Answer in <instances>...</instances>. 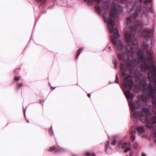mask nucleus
Returning <instances> with one entry per match:
<instances>
[{"mask_svg":"<svg viewBox=\"0 0 156 156\" xmlns=\"http://www.w3.org/2000/svg\"><path fill=\"white\" fill-rule=\"evenodd\" d=\"M133 84V82L130 79V75H127L125 77L123 82V85L125 88L128 90H125L124 93L126 98L129 101L128 103L130 107H138L139 106L136 104V103L135 102V104L134 103V102L136 101H134V105L135 107H134L133 106L132 101L134 95L133 94L130 93L129 91L130 90H131ZM137 101L138 100L136 101ZM140 106V105L139 106Z\"/></svg>","mask_w":156,"mask_h":156,"instance_id":"nucleus-5","label":"nucleus"},{"mask_svg":"<svg viewBox=\"0 0 156 156\" xmlns=\"http://www.w3.org/2000/svg\"><path fill=\"white\" fill-rule=\"evenodd\" d=\"M140 0V3H141L142 2L143 0Z\"/></svg>","mask_w":156,"mask_h":156,"instance_id":"nucleus-36","label":"nucleus"},{"mask_svg":"<svg viewBox=\"0 0 156 156\" xmlns=\"http://www.w3.org/2000/svg\"><path fill=\"white\" fill-rule=\"evenodd\" d=\"M37 3H40L41 5L44 4L47 0H34Z\"/></svg>","mask_w":156,"mask_h":156,"instance_id":"nucleus-13","label":"nucleus"},{"mask_svg":"<svg viewBox=\"0 0 156 156\" xmlns=\"http://www.w3.org/2000/svg\"><path fill=\"white\" fill-rule=\"evenodd\" d=\"M51 87V88L53 90L55 88V87Z\"/></svg>","mask_w":156,"mask_h":156,"instance_id":"nucleus-35","label":"nucleus"},{"mask_svg":"<svg viewBox=\"0 0 156 156\" xmlns=\"http://www.w3.org/2000/svg\"><path fill=\"white\" fill-rule=\"evenodd\" d=\"M27 123H29V121L27 119Z\"/></svg>","mask_w":156,"mask_h":156,"instance_id":"nucleus-39","label":"nucleus"},{"mask_svg":"<svg viewBox=\"0 0 156 156\" xmlns=\"http://www.w3.org/2000/svg\"><path fill=\"white\" fill-rule=\"evenodd\" d=\"M127 45L125 47L126 51L124 54H121V61L125 62V63H121V75L123 77L126 75V71L128 69L130 73L134 69L135 66H138L140 62L142 64L140 65L142 71L149 70L148 78L150 81L154 83L156 85V66L153 64L152 55L150 51L151 47L145 42L142 45V48L148 53L147 58H145L143 53L139 51L138 58H136L133 61L129 60V57H132L134 54V51L138 48L137 42H126Z\"/></svg>","mask_w":156,"mask_h":156,"instance_id":"nucleus-1","label":"nucleus"},{"mask_svg":"<svg viewBox=\"0 0 156 156\" xmlns=\"http://www.w3.org/2000/svg\"><path fill=\"white\" fill-rule=\"evenodd\" d=\"M115 82L116 83H118L119 82V79H118V78L117 77V75H116V78H115Z\"/></svg>","mask_w":156,"mask_h":156,"instance_id":"nucleus-26","label":"nucleus"},{"mask_svg":"<svg viewBox=\"0 0 156 156\" xmlns=\"http://www.w3.org/2000/svg\"><path fill=\"white\" fill-rule=\"evenodd\" d=\"M127 146V143H123L122 145V146L121 147V151L122 150L126 147Z\"/></svg>","mask_w":156,"mask_h":156,"instance_id":"nucleus-15","label":"nucleus"},{"mask_svg":"<svg viewBox=\"0 0 156 156\" xmlns=\"http://www.w3.org/2000/svg\"><path fill=\"white\" fill-rule=\"evenodd\" d=\"M17 70H18V69H16L14 71V73H15L16 74H17L18 72V71H17Z\"/></svg>","mask_w":156,"mask_h":156,"instance_id":"nucleus-31","label":"nucleus"},{"mask_svg":"<svg viewBox=\"0 0 156 156\" xmlns=\"http://www.w3.org/2000/svg\"><path fill=\"white\" fill-rule=\"evenodd\" d=\"M23 86L22 83H18L17 85V88L18 89H19L20 87H21Z\"/></svg>","mask_w":156,"mask_h":156,"instance_id":"nucleus-23","label":"nucleus"},{"mask_svg":"<svg viewBox=\"0 0 156 156\" xmlns=\"http://www.w3.org/2000/svg\"><path fill=\"white\" fill-rule=\"evenodd\" d=\"M92 156H96L95 155V154H92Z\"/></svg>","mask_w":156,"mask_h":156,"instance_id":"nucleus-38","label":"nucleus"},{"mask_svg":"<svg viewBox=\"0 0 156 156\" xmlns=\"http://www.w3.org/2000/svg\"><path fill=\"white\" fill-rule=\"evenodd\" d=\"M118 144L117 146V147L118 149L121 151V147L122 145V142L121 140H119L118 142Z\"/></svg>","mask_w":156,"mask_h":156,"instance_id":"nucleus-12","label":"nucleus"},{"mask_svg":"<svg viewBox=\"0 0 156 156\" xmlns=\"http://www.w3.org/2000/svg\"><path fill=\"white\" fill-rule=\"evenodd\" d=\"M152 1V0H146L144 1V4H147L148 3H151Z\"/></svg>","mask_w":156,"mask_h":156,"instance_id":"nucleus-22","label":"nucleus"},{"mask_svg":"<svg viewBox=\"0 0 156 156\" xmlns=\"http://www.w3.org/2000/svg\"><path fill=\"white\" fill-rule=\"evenodd\" d=\"M131 114L135 118L146 123V126L154 131L152 133L156 138V126L152 125L156 124V108H142L143 112L137 110L138 108H130ZM156 142V140H155Z\"/></svg>","mask_w":156,"mask_h":156,"instance_id":"nucleus-2","label":"nucleus"},{"mask_svg":"<svg viewBox=\"0 0 156 156\" xmlns=\"http://www.w3.org/2000/svg\"><path fill=\"white\" fill-rule=\"evenodd\" d=\"M122 10L121 6L112 3L109 12V15L110 17L108 19V30L110 33H113L111 37V40L112 43L117 47L119 51L122 50L123 44L119 40L116 41V39L119 37V35L117 29L114 28V20L112 18L115 19L118 17L119 16V12L121 11Z\"/></svg>","mask_w":156,"mask_h":156,"instance_id":"nucleus-3","label":"nucleus"},{"mask_svg":"<svg viewBox=\"0 0 156 156\" xmlns=\"http://www.w3.org/2000/svg\"><path fill=\"white\" fill-rule=\"evenodd\" d=\"M135 138V136L134 135H132L130 137L131 140L132 141H133Z\"/></svg>","mask_w":156,"mask_h":156,"instance_id":"nucleus-17","label":"nucleus"},{"mask_svg":"<svg viewBox=\"0 0 156 156\" xmlns=\"http://www.w3.org/2000/svg\"><path fill=\"white\" fill-rule=\"evenodd\" d=\"M83 49L81 48H80L77 51L75 58H77L79 56L80 53L82 51Z\"/></svg>","mask_w":156,"mask_h":156,"instance_id":"nucleus-11","label":"nucleus"},{"mask_svg":"<svg viewBox=\"0 0 156 156\" xmlns=\"http://www.w3.org/2000/svg\"><path fill=\"white\" fill-rule=\"evenodd\" d=\"M135 81L137 83L140 84L142 92V95L138 96V101L134 102V103L136 102L138 106H145L147 104V101L150 98H151L154 99L153 103L156 104V94L155 96V90L151 85H149L148 88H146L147 84L145 81L140 80L138 76L136 77Z\"/></svg>","mask_w":156,"mask_h":156,"instance_id":"nucleus-4","label":"nucleus"},{"mask_svg":"<svg viewBox=\"0 0 156 156\" xmlns=\"http://www.w3.org/2000/svg\"><path fill=\"white\" fill-rule=\"evenodd\" d=\"M55 146H54L50 147L49 149L48 150V151H52L53 150H55Z\"/></svg>","mask_w":156,"mask_h":156,"instance_id":"nucleus-21","label":"nucleus"},{"mask_svg":"<svg viewBox=\"0 0 156 156\" xmlns=\"http://www.w3.org/2000/svg\"><path fill=\"white\" fill-rule=\"evenodd\" d=\"M48 132H49V133L51 135H52L53 134V132L52 130V128L51 129H49V130Z\"/></svg>","mask_w":156,"mask_h":156,"instance_id":"nucleus-24","label":"nucleus"},{"mask_svg":"<svg viewBox=\"0 0 156 156\" xmlns=\"http://www.w3.org/2000/svg\"><path fill=\"white\" fill-rule=\"evenodd\" d=\"M134 87L133 88V90L135 93H137L140 90L139 87L137 85L134 86Z\"/></svg>","mask_w":156,"mask_h":156,"instance_id":"nucleus-10","label":"nucleus"},{"mask_svg":"<svg viewBox=\"0 0 156 156\" xmlns=\"http://www.w3.org/2000/svg\"><path fill=\"white\" fill-rule=\"evenodd\" d=\"M131 150V148L130 147H127L126 149L124 151V152L126 153L128 151H130Z\"/></svg>","mask_w":156,"mask_h":156,"instance_id":"nucleus-18","label":"nucleus"},{"mask_svg":"<svg viewBox=\"0 0 156 156\" xmlns=\"http://www.w3.org/2000/svg\"><path fill=\"white\" fill-rule=\"evenodd\" d=\"M85 2H87L89 4H92L95 2L97 5H98L102 0H84Z\"/></svg>","mask_w":156,"mask_h":156,"instance_id":"nucleus-9","label":"nucleus"},{"mask_svg":"<svg viewBox=\"0 0 156 156\" xmlns=\"http://www.w3.org/2000/svg\"><path fill=\"white\" fill-rule=\"evenodd\" d=\"M44 101V100H40L39 101V102L40 103L42 104V103H43Z\"/></svg>","mask_w":156,"mask_h":156,"instance_id":"nucleus-30","label":"nucleus"},{"mask_svg":"<svg viewBox=\"0 0 156 156\" xmlns=\"http://www.w3.org/2000/svg\"><path fill=\"white\" fill-rule=\"evenodd\" d=\"M86 155L87 156H89L90 155V153L89 152H87L86 153Z\"/></svg>","mask_w":156,"mask_h":156,"instance_id":"nucleus-33","label":"nucleus"},{"mask_svg":"<svg viewBox=\"0 0 156 156\" xmlns=\"http://www.w3.org/2000/svg\"><path fill=\"white\" fill-rule=\"evenodd\" d=\"M137 129L140 134L143 133L142 135V136H144L145 135L144 133L145 132L143 126H138L137 127Z\"/></svg>","mask_w":156,"mask_h":156,"instance_id":"nucleus-8","label":"nucleus"},{"mask_svg":"<svg viewBox=\"0 0 156 156\" xmlns=\"http://www.w3.org/2000/svg\"><path fill=\"white\" fill-rule=\"evenodd\" d=\"M26 108H23V114H24V116H25V118L26 117L25 113H26Z\"/></svg>","mask_w":156,"mask_h":156,"instance_id":"nucleus-28","label":"nucleus"},{"mask_svg":"<svg viewBox=\"0 0 156 156\" xmlns=\"http://www.w3.org/2000/svg\"><path fill=\"white\" fill-rule=\"evenodd\" d=\"M142 35L146 38L151 37L153 35V31L148 29H144L142 32Z\"/></svg>","mask_w":156,"mask_h":156,"instance_id":"nucleus-7","label":"nucleus"},{"mask_svg":"<svg viewBox=\"0 0 156 156\" xmlns=\"http://www.w3.org/2000/svg\"><path fill=\"white\" fill-rule=\"evenodd\" d=\"M20 77L15 76L14 78V80L15 81H18L20 80Z\"/></svg>","mask_w":156,"mask_h":156,"instance_id":"nucleus-20","label":"nucleus"},{"mask_svg":"<svg viewBox=\"0 0 156 156\" xmlns=\"http://www.w3.org/2000/svg\"><path fill=\"white\" fill-rule=\"evenodd\" d=\"M109 141H107V143L105 145V148L106 149H107L109 147Z\"/></svg>","mask_w":156,"mask_h":156,"instance_id":"nucleus-19","label":"nucleus"},{"mask_svg":"<svg viewBox=\"0 0 156 156\" xmlns=\"http://www.w3.org/2000/svg\"><path fill=\"white\" fill-rule=\"evenodd\" d=\"M113 63L114 65V68L115 69H116L117 66V63L116 62V60L115 59H113Z\"/></svg>","mask_w":156,"mask_h":156,"instance_id":"nucleus-16","label":"nucleus"},{"mask_svg":"<svg viewBox=\"0 0 156 156\" xmlns=\"http://www.w3.org/2000/svg\"><path fill=\"white\" fill-rule=\"evenodd\" d=\"M65 151V150L64 149L61 148H60L58 149L57 150H55V153H58V152H59L60 151L64 152Z\"/></svg>","mask_w":156,"mask_h":156,"instance_id":"nucleus-14","label":"nucleus"},{"mask_svg":"<svg viewBox=\"0 0 156 156\" xmlns=\"http://www.w3.org/2000/svg\"><path fill=\"white\" fill-rule=\"evenodd\" d=\"M87 96L89 98H90V94H87Z\"/></svg>","mask_w":156,"mask_h":156,"instance_id":"nucleus-34","label":"nucleus"},{"mask_svg":"<svg viewBox=\"0 0 156 156\" xmlns=\"http://www.w3.org/2000/svg\"><path fill=\"white\" fill-rule=\"evenodd\" d=\"M73 156H76V155H75L74 154H73Z\"/></svg>","mask_w":156,"mask_h":156,"instance_id":"nucleus-40","label":"nucleus"},{"mask_svg":"<svg viewBox=\"0 0 156 156\" xmlns=\"http://www.w3.org/2000/svg\"><path fill=\"white\" fill-rule=\"evenodd\" d=\"M134 133V131H131V134H132V133Z\"/></svg>","mask_w":156,"mask_h":156,"instance_id":"nucleus-37","label":"nucleus"},{"mask_svg":"<svg viewBox=\"0 0 156 156\" xmlns=\"http://www.w3.org/2000/svg\"><path fill=\"white\" fill-rule=\"evenodd\" d=\"M142 156H146V155L144 153H143L142 154Z\"/></svg>","mask_w":156,"mask_h":156,"instance_id":"nucleus-32","label":"nucleus"},{"mask_svg":"<svg viewBox=\"0 0 156 156\" xmlns=\"http://www.w3.org/2000/svg\"><path fill=\"white\" fill-rule=\"evenodd\" d=\"M148 11L149 12H150L153 13V11L152 9V8H149L148 9Z\"/></svg>","mask_w":156,"mask_h":156,"instance_id":"nucleus-27","label":"nucleus"},{"mask_svg":"<svg viewBox=\"0 0 156 156\" xmlns=\"http://www.w3.org/2000/svg\"><path fill=\"white\" fill-rule=\"evenodd\" d=\"M133 150H132L130 151V154H129V156H133Z\"/></svg>","mask_w":156,"mask_h":156,"instance_id":"nucleus-29","label":"nucleus"},{"mask_svg":"<svg viewBox=\"0 0 156 156\" xmlns=\"http://www.w3.org/2000/svg\"><path fill=\"white\" fill-rule=\"evenodd\" d=\"M111 4L110 0H107L103 3V5L101 8L98 5L96 6L95 7L96 11L99 14H100L102 12V16L104 17L107 13L108 9Z\"/></svg>","mask_w":156,"mask_h":156,"instance_id":"nucleus-6","label":"nucleus"},{"mask_svg":"<svg viewBox=\"0 0 156 156\" xmlns=\"http://www.w3.org/2000/svg\"><path fill=\"white\" fill-rule=\"evenodd\" d=\"M116 143V140H113V141L111 142V144L112 145H115Z\"/></svg>","mask_w":156,"mask_h":156,"instance_id":"nucleus-25","label":"nucleus"}]
</instances>
